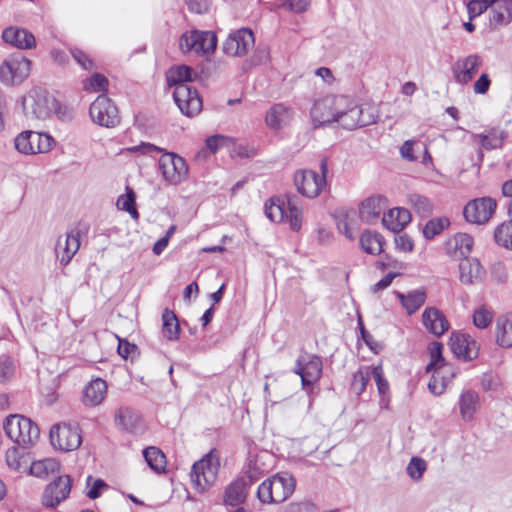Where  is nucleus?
<instances>
[{
	"instance_id": "nucleus-1",
	"label": "nucleus",
	"mask_w": 512,
	"mask_h": 512,
	"mask_svg": "<svg viewBox=\"0 0 512 512\" xmlns=\"http://www.w3.org/2000/svg\"><path fill=\"white\" fill-rule=\"evenodd\" d=\"M310 116L314 127L336 122L347 130L376 122L372 115L365 116L363 108L352 98L344 95H327L316 100Z\"/></svg>"
},
{
	"instance_id": "nucleus-2",
	"label": "nucleus",
	"mask_w": 512,
	"mask_h": 512,
	"mask_svg": "<svg viewBox=\"0 0 512 512\" xmlns=\"http://www.w3.org/2000/svg\"><path fill=\"white\" fill-rule=\"evenodd\" d=\"M196 72L189 66L179 65L169 69L167 82L169 86H175L173 98L180 111L192 117L202 109V100L196 89H192L187 82L194 80Z\"/></svg>"
},
{
	"instance_id": "nucleus-3",
	"label": "nucleus",
	"mask_w": 512,
	"mask_h": 512,
	"mask_svg": "<svg viewBox=\"0 0 512 512\" xmlns=\"http://www.w3.org/2000/svg\"><path fill=\"white\" fill-rule=\"evenodd\" d=\"M296 481L287 473H277L263 481L257 490V497L264 504L282 503L292 495Z\"/></svg>"
},
{
	"instance_id": "nucleus-4",
	"label": "nucleus",
	"mask_w": 512,
	"mask_h": 512,
	"mask_svg": "<svg viewBox=\"0 0 512 512\" xmlns=\"http://www.w3.org/2000/svg\"><path fill=\"white\" fill-rule=\"evenodd\" d=\"M6 435L22 448H28L36 443L40 430L38 426L21 415L8 416L3 424Z\"/></svg>"
},
{
	"instance_id": "nucleus-5",
	"label": "nucleus",
	"mask_w": 512,
	"mask_h": 512,
	"mask_svg": "<svg viewBox=\"0 0 512 512\" xmlns=\"http://www.w3.org/2000/svg\"><path fill=\"white\" fill-rule=\"evenodd\" d=\"M265 215L272 222L281 223L287 220L293 231H299L302 225V209L291 198L287 201L271 198L265 203Z\"/></svg>"
},
{
	"instance_id": "nucleus-6",
	"label": "nucleus",
	"mask_w": 512,
	"mask_h": 512,
	"mask_svg": "<svg viewBox=\"0 0 512 512\" xmlns=\"http://www.w3.org/2000/svg\"><path fill=\"white\" fill-rule=\"evenodd\" d=\"M219 470V457L215 450H211L202 459L195 462L191 470V481L195 487L203 492L217 479Z\"/></svg>"
},
{
	"instance_id": "nucleus-7",
	"label": "nucleus",
	"mask_w": 512,
	"mask_h": 512,
	"mask_svg": "<svg viewBox=\"0 0 512 512\" xmlns=\"http://www.w3.org/2000/svg\"><path fill=\"white\" fill-rule=\"evenodd\" d=\"M31 61L21 53L10 55L0 66V80L7 86L21 84L29 76Z\"/></svg>"
},
{
	"instance_id": "nucleus-8",
	"label": "nucleus",
	"mask_w": 512,
	"mask_h": 512,
	"mask_svg": "<svg viewBox=\"0 0 512 512\" xmlns=\"http://www.w3.org/2000/svg\"><path fill=\"white\" fill-rule=\"evenodd\" d=\"M217 47V36L211 31L191 30L182 34L179 48L183 53L209 54Z\"/></svg>"
},
{
	"instance_id": "nucleus-9",
	"label": "nucleus",
	"mask_w": 512,
	"mask_h": 512,
	"mask_svg": "<svg viewBox=\"0 0 512 512\" xmlns=\"http://www.w3.org/2000/svg\"><path fill=\"white\" fill-rule=\"evenodd\" d=\"M50 442L54 448L63 452L78 449L82 443L78 424L60 423L54 425L50 430Z\"/></svg>"
},
{
	"instance_id": "nucleus-10",
	"label": "nucleus",
	"mask_w": 512,
	"mask_h": 512,
	"mask_svg": "<svg viewBox=\"0 0 512 512\" xmlns=\"http://www.w3.org/2000/svg\"><path fill=\"white\" fill-rule=\"evenodd\" d=\"M89 114L94 123L106 128H113L120 123L118 108L105 94L99 95L91 103Z\"/></svg>"
},
{
	"instance_id": "nucleus-11",
	"label": "nucleus",
	"mask_w": 512,
	"mask_h": 512,
	"mask_svg": "<svg viewBox=\"0 0 512 512\" xmlns=\"http://www.w3.org/2000/svg\"><path fill=\"white\" fill-rule=\"evenodd\" d=\"M164 180L171 185H178L188 177V166L181 156L173 152H165L158 162Z\"/></svg>"
},
{
	"instance_id": "nucleus-12",
	"label": "nucleus",
	"mask_w": 512,
	"mask_h": 512,
	"mask_svg": "<svg viewBox=\"0 0 512 512\" xmlns=\"http://www.w3.org/2000/svg\"><path fill=\"white\" fill-rule=\"evenodd\" d=\"M54 140L46 133L23 131L16 136L14 146L16 150L25 155L46 153L52 148Z\"/></svg>"
},
{
	"instance_id": "nucleus-13",
	"label": "nucleus",
	"mask_w": 512,
	"mask_h": 512,
	"mask_svg": "<svg viewBox=\"0 0 512 512\" xmlns=\"http://www.w3.org/2000/svg\"><path fill=\"white\" fill-rule=\"evenodd\" d=\"M496 207V201L490 197L476 198L465 205L463 215L467 222L482 225L490 220Z\"/></svg>"
},
{
	"instance_id": "nucleus-14",
	"label": "nucleus",
	"mask_w": 512,
	"mask_h": 512,
	"mask_svg": "<svg viewBox=\"0 0 512 512\" xmlns=\"http://www.w3.org/2000/svg\"><path fill=\"white\" fill-rule=\"evenodd\" d=\"M294 184L300 194L315 198L326 186V180L313 170H299L295 172Z\"/></svg>"
},
{
	"instance_id": "nucleus-15",
	"label": "nucleus",
	"mask_w": 512,
	"mask_h": 512,
	"mask_svg": "<svg viewBox=\"0 0 512 512\" xmlns=\"http://www.w3.org/2000/svg\"><path fill=\"white\" fill-rule=\"evenodd\" d=\"M254 35L250 29L242 28L231 33L223 43V52L229 56H244L254 45Z\"/></svg>"
},
{
	"instance_id": "nucleus-16",
	"label": "nucleus",
	"mask_w": 512,
	"mask_h": 512,
	"mask_svg": "<svg viewBox=\"0 0 512 512\" xmlns=\"http://www.w3.org/2000/svg\"><path fill=\"white\" fill-rule=\"evenodd\" d=\"M71 487L72 479L69 475L57 477L46 486L42 496L43 504L46 507L55 508L69 496Z\"/></svg>"
},
{
	"instance_id": "nucleus-17",
	"label": "nucleus",
	"mask_w": 512,
	"mask_h": 512,
	"mask_svg": "<svg viewBox=\"0 0 512 512\" xmlns=\"http://www.w3.org/2000/svg\"><path fill=\"white\" fill-rule=\"evenodd\" d=\"M23 108L28 115L32 114L37 119H45L50 115L51 107L44 90H32L23 100Z\"/></svg>"
},
{
	"instance_id": "nucleus-18",
	"label": "nucleus",
	"mask_w": 512,
	"mask_h": 512,
	"mask_svg": "<svg viewBox=\"0 0 512 512\" xmlns=\"http://www.w3.org/2000/svg\"><path fill=\"white\" fill-rule=\"evenodd\" d=\"M295 373L301 377L302 385L311 386L317 382L322 375V361L317 355L309 356V360L299 358L296 361Z\"/></svg>"
},
{
	"instance_id": "nucleus-19",
	"label": "nucleus",
	"mask_w": 512,
	"mask_h": 512,
	"mask_svg": "<svg viewBox=\"0 0 512 512\" xmlns=\"http://www.w3.org/2000/svg\"><path fill=\"white\" fill-rule=\"evenodd\" d=\"M450 347L457 358L465 361L473 360L479 354L477 342L468 334L453 333L450 337Z\"/></svg>"
},
{
	"instance_id": "nucleus-20",
	"label": "nucleus",
	"mask_w": 512,
	"mask_h": 512,
	"mask_svg": "<svg viewBox=\"0 0 512 512\" xmlns=\"http://www.w3.org/2000/svg\"><path fill=\"white\" fill-rule=\"evenodd\" d=\"M482 62V58L476 54L458 60L453 68L456 81L461 84L470 82L478 72Z\"/></svg>"
},
{
	"instance_id": "nucleus-21",
	"label": "nucleus",
	"mask_w": 512,
	"mask_h": 512,
	"mask_svg": "<svg viewBox=\"0 0 512 512\" xmlns=\"http://www.w3.org/2000/svg\"><path fill=\"white\" fill-rule=\"evenodd\" d=\"M387 206L386 198L381 195L365 199L359 208L360 218L367 224L376 222Z\"/></svg>"
},
{
	"instance_id": "nucleus-22",
	"label": "nucleus",
	"mask_w": 512,
	"mask_h": 512,
	"mask_svg": "<svg viewBox=\"0 0 512 512\" xmlns=\"http://www.w3.org/2000/svg\"><path fill=\"white\" fill-rule=\"evenodd\" d=\"M485 270L476 258H464L459 263V278L463 284L471 285L481 281Z\"/></svg>"
},
{
	"instance_id": "nucleus-23",
	"label": "nucleus",
	"mask_w": 512,
	"mask_h": 512,
	"mask_svg": "<svg viewBox=\"0 0 512 512\" xmlns=\"http://www.w3.org/2000/svg\"><path fill=\"white\" fill-rule=\"evenodd\" d=\"M2 39L19 49H31L35 46L34 35L24 28L8 27L2 33Z\"/></svg>"
},
{
	"instance_id": "nucleus-24",
	"label": "nucleus",
	"mask_w": 512,
	"mask_h": 512,
	"mask_svg": "<svg viewBox=\"0 0 512 512\" xmlns=\"http://www.w3.org/2000/svg\"><path fill=\"white\" fill-rule=\"evenodd\" d=\"M490 26L495 29L512 21V0H491Z\"/></svg>"
},
{
	"instance_id": "nucleus-25",
	"label": "nucleus",
	"mask_w": 512,
	"mask_h": 512,
	"mask_svg": "<svg viewBox=\"0 0 512 512\" xmlns=\"http://www.w3.org/2000/svg\"><path fill=\"white\" fill-rule=\"evenodd\" d=\"M422 322L425 328L435 336H441L449 328V323L444 314L434 307H429L424 310Z\"/></svg>"
},
{
	"instance_id": "nucleus-26",
	"label": "nucleus",
	"mask_w": 512,
	"mask_h": 512,
	"mask_svg": "<svg viewBox=\"0 0 512 512\" xmlns=\"http://www.w3.org/2000/svg\"><path fill=\"white\" fill-rule=\"evenodd\" d=\"M473 238L466 233H458L446 242L447 254L455 259L467 258L473 247Z\"/></svg>"
},
{
	"instance_id": "nucleus-27",
	"label": "nucleus",
	"mask_w": 512,
	"mask_h": 512,
	"mask_svg": "<svg viewBox=\"0 0 512 512\" xmlns=\"http://www.w3.org/2000/svg\"><path fill=\"white\" fill-rule=\"evenodd\" d=\"M107 394V383L101 378L91 380L83 390L82 401L85 406L100 405Z\"/></svg>"
},
{
	"instance_id": "nucleus-28",
	"label": "nucleus",
	"mask_w": 512,
	"mask_h": 512,
	"mask_svg": "<svg viewBox=\"0 0 512 512\" xmlns=\"http://www.w3.org/2000/svg\"><path fill=\"white\" fill-rule=\"evenodd\" d=\"M411 221V213L404 208H393L383 213L382 224L387 229L398 233Z\"/></svg>"
},
{
	"instance_id": "nucleus-29",
	"label": "nucleus",
	"mask_w": 512,
	"mask_h": 512,
	"mask_svg": "<svg viewBox=\"0 0 512 512\" xmlns=\"http://www.w3.org/2000/svg\"><path fill=\"white\" fill-rule=\"evenodd\" d=\"M495 336L496 343L500 347H512V313H507L497 318Z\"/></svg>"
},
{
	"instance_id": "nucleus-30",
	"label": "nucleus",
	"mask_w": 512,
	"mask_h": 512,
	"mask_svg": "<svg viewBox=\"0 0 512 512\" xmlns=\"http://www.w3.org/2000/svg\"><path fill=\"white\" fill-rule=\"evenodd\" d=\"M248 483L245 478L233 481L225 491L224 502L226 505L237 506L243 503L247 496Z\"/></svg>"
},
{
	"instance_id": "nucleus-31",
	"label": "nucleus",
	"mask_w": 512,
	"mask_h": 512,
	"mask_svg": "<svg viewBox=\"0 0 512 512\" xmlns=\"http://www.w3.org/2000/svg\"><path fill=\"white\" fill-rule=\"evenodd\" d=\"M397 297L407 313L412 315L425 303L427 296L424 289H416L407 294L397 293Z\"/></svg>"
},
{
	"instance_id": "nucleus-32",
	"label": "nucleus",
	"mask_w": 512,
	"mask_h": 512,
	"mask_svg": "<svg viewBox=\"0 0 512 512\" xmlns=\"http://www.w3.org/2000/svg\"><path fill=\"white\" fill-rule=\"evenodd\" d=\"M460 414L464 420H471L479 407V395L473 390H466L460 395Z\"/></svg>"
},
{
	"instance_id": "nucleus-33",
	"label": "nucleus",
	"mask_w": 512,
	"mask_h": 512,
	"mask_svg": "<svg viewBox=\"0 0 512 512\" xmlns=\"http://www.w3.org/2000/svg\"><path fill=\"white\" fill-rule=\"evenodd\" d=\"M443 345L439 342H433L429 347L430 363L426 367L427 372L439 373V371L454 370L448 366L442 355Z\"/></svg>"
},
{
	"instance_id": "nucleus-34",
	"label": "nucleus",
	"mask_w": 512,
	"mask_h": 512,
	"mask_svg": "<svg viewBox=\"0 0 512 512\" xmlns=\"http://www.w3.org/2000/svg\"><path fill=\"white\" fill-rule=\"evenodd\" d=\"M383 243V237L377 232L367 230L360 237L361 247L368 254H380L383 251Z\"/></svg>"
},
{
	"instance_id": "nucleus-35",
	"label": "nucleus",
	"mask_w": 512,
	"mask_h": 512,
	"mask_svg": "<svg viewBox=\"0 0 512 512\" xmlns=\"http://www.w3.org/2000/svg\"><path fill=\"white\" fill-rule=\"evenodd\" d=\"M290 118V110L283 104H276L267 112L266 123L270 128L279 129Z\"/></svg>"
},
{
	"instance_id": "nucleus-36",
	"label": "nucleus",
	"mask_w": 512,
	"mask_h": 512,
	"mask_svg": "<svg viewBox=\"0 0 512 512\" xmlns=\"http://www.w3.org/2000/svg\"><path fill=\"white\" fill-rule=\"evenodd\" d=\"M162 331L163 335L170 341H175L179 338V322L176 314L169 310L165 309L162 314Z\"/></svg>"
},
{
	"instance_id": "nucleus-37",
	"label": "nucleus",
	"mask_w": 512,
	"mask_h": 512,
	"mask_svg": "<svg viewBox=\"0 0 512 512\" xmlns=\"http://www.w3.org/2000/svg\"><path fill=\"white\" fill-rule=\"evenodd\" d=\"M456 374V370L439 371V373L434 372L428 383L429 391L434 395H441L445 391L447 383L451 381Z\"/></svg>"
},
{
	"instance_id": "nucleus-38",
	"label": "nucleus",
	"mask_w": 512,
	"mask_h": 512,
	"mask_svg": "<svg viewBox=\"0 0 512 512\" xmlns=\"http://www.w3.org/2000/svg\"><path fill=\"white\" fill-rule=\"evenodd\" d=\"M143 456L148 466L159 473L165 470L166 457L163 452L157 447H148L143 450Z\"/></svg>"
},
{
	"instance_id": "nucleus-39",
	"label": "nucleus",
	"mask_w": 512,
	"mask_h": 512,
	"mask_svg": "<svg viewBox=\"0 0 512 512\" xmlns=\"http://www.w3.org/2000/svg\"><path fill=\"white\" fill-rule=\"evenodd\" d=\"M136 195L133 189L126 187V193L119 196L117 199V207L123 211L128 212L132 218L138 219L139 213L135 207Z\"/></svg>"
},
{
	"instance_id": "nucleus-40",
	"label": "nucleus",
	"mask_w": 512,
	"mask_h": 512,
	"mask_svg": "<svg viewBox=\"0 0 512 512\" xmlns=\"http://www.w3.org/2000/svg\"><path fill=\"white\" fill-rule=\"evenodd\" d=\"M494 239L497 244L512 250V220L504 222L496 227Z\"/></svg>"
},
{
	"instance_id": "nucleus-41",
	"label": "nucleus",
	"mask_w": 512,
	"mask_h": 512,
	"mask_svg": "<svg viewBox=\"0 0 512 512\" xmlns=\"http://www.w3.org/2000/svg\"><path fill=\"white\" fill-rule=\"evenodd\" d=\"M474 139L479 140L481 146L487 150L499 148L503 143L502 134L495 129L489 131L487 134H476L474 135Z\"/></svg>"
},
{
	"instance_id": "nucleus-42",
	"label": "nucleus",
	"mask_w": 512,
	"mask_h": 512,
	"mask_svg": "<svg viewBox=\"0 0 512 512\" xmlns=\"http://www.w3.org/2000/svg\"><path fill=\"white\" fill-rule=\"evenodd\" d=\"M449 220L445 217L433 218L429 220L424 228L423 235L426 239H433L449 226Z\"/></svg>"
},
{
	"instance_id": "nucleus-43",
	"label": "nucleus",
	"mask_w": 512,
	"mask_h": 512,
	"mask_svg": "<svg viewBox=\"0 0 512 512\" xmlns=\"http://www.w3.org/2000/svg\"><path fill=\"white\" fill-rule=\"evenodd\" d=\"M115 421L125 430H132L138 421V415L129 408H121L117 411Z\"/></svg>"
},
{
	"instance_id": "nucleus-44",
	"label": "nucleus",
	"mask_w": 512,
	"mask_h": 512,
	"mask_svg": "<svg viewBox=\"0 0 512 512\" xmlns=\"http://www.w3.org/2000/svg\"><path fill=\"white\" fill-rule=\"evenodd\" d=\"M370 375L371 372L369 367H366L365 369L361 368L354 373L351 382V389L355 394L361 395L365 391L370 380Z\"/></svg>"
},
{
	"instance_id": "nucleus-45",
	"label": "nucleus",
	"mask_w": 512,
	"mask_h": 512,
	"mask_svg": "<svg viewBox=\"0 0 512 512\" xmlns=\"http://www.w3.org/2000/svg\"><path fill=\"white\" fill-rule=\"evenodd\" d=\"M410 204L413 210L421 217H427L432 212L431 202L424 196L414 194L410 196Z\"/></svg>"
},
{
	"instance_id": "nucleus-46",
	"label": "nucleus",
	"mask_w": 512,
	"mask_h": 512,
	"mask_svg": "<svg viewBox=\"0 0 512 512\" xmlns=\"http://www.w3.org/2000/svg\"><path fill=\"white\" fill-rule=\"evenodd\" d=\"M108 79L100 74L94 73L85 83L84 90L88 92H105L108 88Z\"/></svg>"
},
{
	"instance_id": "nucleus-47",
	"label": "nucleus",
	"mask_w": 512,
	"mask_h": 512,
	"mask_svg": "<svg viewBox=\"0 0 512 512\" xmlns=\"http://www.w3.org/2000/svg\"><path fill=\"white\" fill-rule=\"evenodd\" d=\"M427 464L425 460L419 457H413L407 465V474L413 480H419L422 478L423 473L426 471Z\"/></svg>"
},
{
	"instance_id": "nucleus-48",
	"label": "nucleus",
	"mask_w": 512,
	"mask_h": 512,
	"mask_svg": "<svg viewBox=\"0 0 512 512\" xmlns=\"http://www.w3.org/2000/svg\"><path fill=\"white\" fill-rule=\"evenodd\" d=\"M55 253L60 263L64 266L69 264V262L72 260L73 253H70V248L68 247V243L66 242L64 236H60L58 238L55 247Z\"/></svg>"
},
{
	"instance_id": "nucleus-49",
	"label": "nucleus",
	"mask_w": 512,
	"mask_h": 512,
	"mask_svg": "<svg viewBox=\"0 0 512 512\" xmlns=\"http://www.w3.org/2000/svg\"><path fill=\"white\" fill-rule=\"evenodd\" d=\"M493 319L492 311L488 310L484 306L476 309L473 313V323L480 329L487 328Z\"/></svg>"
},
{
	"instance_id": "nucleus-50",
	"label": "nucleus",
	"mask_w": 512,
	"mask_h": 512,
	"mask_svg": "<svg viewBox=\"0 0 512 512\" xmlns=\"http://www.w3.org/2000/svg\"><path fill=\"white\" fill-rule=\"evenodd\" d=\"M371 374L376 382L377 389L380 395L385 396L389 392V383L384 377V372L381 364L374 366Z\"/></svg>"
},
{
	"instance_id": "nucleus-51",
	"label": "nucleus",
	"mask_w": 512,
	"mask_h": 512,
	"mask_svg": "<svg viewBox=\"0 0 512 512\" xmlns=\"http://www.w3.org/2000/svg\"><path fill=\"white\" fill-rule=\"evenodd\" d=\"M491 5V0H471L467 5L470 20L481 15Z\"/></svg>"
},
{
	"instance_id": "nucleus-52",
	"label": "nucleus",
	"mask_w": 512,
	"mask_h": 512,
	"mask_svg": "<svg viewBox=\"0 0 512 512\" xmlns=\"http://www.w3.org/2000/svg\"><path fill=\"white\" fill-rule=\"evenodd\" d=\"M5 460L7 466L14 470L19 471L21 468V455L16 447H11L6 451Z\"/></svg>"
},
{
	"instance_id": "nucleus-53",
	"label": "nucleus",
	"mask_w": 512,
	"mask_h": 512,
	"mask_svg": "<svg viewBox=\"0 0 512 512\" xmlns=\"http://www.w3.org/2000/svg\"><path fill=\"white\" fill-rule=\"evenodd\" d=\"M14 372L13 361L8 356L0 357V382L7 381Z\"/></svg>"
},
{
	"instance_id": "nucleus-54",
	"label": "nucleus",
	"mask_w": 512,
	"mask_h": 512,
	"mask_svg": "<svg viewBox=\"0 0 512 512\" xmlns=\"http://www.w3.org/2000/svg\"><path fill=\"white\" fill-rule=\"evenodd\" d=\"M231 139L223 135H213L206 140L207 148L212 152H217L221 147L229 145Z\"/></svg>"
},
{
	"instance_id": "nucleus-55",
	"label": "nucleus",
	"mask_w": 512,
	"mask_h": 512,
	"mask_svg": "<svg viewBox=\"0 0 512 512\" xmlns=\"http://www.w3.org/2000/svg\"><path fill=\"white\" fill-rule=\"evenodd\" d=\"M64 237L66 239V242L68 243V247L70 248V253H73L74 256L80 248L79 227L72 229Z\"/></svg>"
},
{
	"instance_id": "nucleus-56",
	"label": "nucleus",
	"mask_w": 512,
	"mask_h": 512,
	"mask_svg": "<svg viewBox=\"0 0 512 512\" xmlns=\"http://www.w3.org/2000/svg\"><path fill=\"white\" fill-rule=\"evenodd\" d=\"M187 6L191 12L204 14L210 8L209 0H186Z\"/></svg>"
},
{
	"instance_id": "nucleus-57",
	"label": "nucleus",
	"mask_w": 512,
	"mask_h": 512,
	"mask_svg": "<svg viewBox=\"0 0 512 512\" xmlns=\"http://www.w3.org/2000/svg\"><path fill=\"white\" fill-rule=\"evenodd\" d=\"M107 488L108 484L104 480L96 479L91 488L87 491L86 496L92 500L97 499L101 496L102 491Z\"/></svg>"
},
{
	"instance_id": "nucleus-58",
	"label": "nucleus",
	"mask_w": 512,
	"mask_h": 512,
	"mask_svg": "<svg viewBox=\"0 0 512 512\" xmlns=\"http://www.w3.org/2000/svg\"><path fill=\"white\" fill-rule=\"evenodd\" d=\"M71 54L75 61L81 65L85 70H90L93 66L92 60L81 50L73 49Z\"/></svg>"
},
{
	"instance_id": "nucleus-59",
	"label": "nucleus",
	"mask_w": 512,
	"mask_h": 512,
	"mask_svg": "<svg viewBox=\"0 0 512 512\" xmlns=\"http://www.w3.org/2000/svg\"><path fill=\"white\" fill-rule=\"evenodd\" d=\"M118 340H119V342H118L117 351L121 357L127 359L130 355L135 353V351L137 350V346L135 344H131L127 340L120 339V338H118Z\"/></svg>"
},
{
	"instance_id": "nucleus-60",
	"label": "nucleus",
	"mask_w": 512,
	"mask_h": 512,
	"mask_svg": "<svg viewBox=\"0 0 512 512\" xmlns=\"http://www.w3.org/2000/svg\"><path fill=\"white\" fill-rule=\"evenodd\" d=\"M309 3L310 0H287L283 3V7L288 8L292 12L302 13L307 9Z\"/></svg>"
},
{
	"instance_id": "nucleus-61",
	"label": "nucleus",
	"mask_w": 512,
	"mask_h": 512,
	"mask_svg": "<svg viewBox=\"0 0 512 512\" xmlns=\"http://www.w3.org/2000/svg\"><path fill=\"white\" fill-rule=\"evenodd\" d=\"M491 85L488 74H482L477 81L474 83V92L476 94H485Z\"/></svg>"
},
{
	"instance_id": "nucleus-62",
	"label": "nucleus",
	"mask_w": 512,
	"mask_h": 512,
	"mask_svg": "<svg viewBox=\"0 0 512 512\" xmlns=\"http://www.w3.org/2000/svg\"><path fill=\"white\" fill-rule=\"evenodd\" d=\"M395 244L398 249L404 252H410L413 250L414 247L412 239L406 234L396 236Z\"/></svg>"
},
{
	"instance_id": "nucleus-63",
	"label": "nucleus",
	"mask_w": 512,
	"mask_h": 512,
	"mask_svg": "<svg viewBox=\"0 0 512 512\" xmlns=\"http://www.w3.org/2000/svg\"><path fill=\"white\" fill-rule=\"evenodd\" d=\"M398 275H399V273H393V272L388 273L381 280H379L376 284L373 285L372 291L378 292V291L386 289L388 286H390V284L392 283L394 278H396Z\"/></svg>"
},
{
	"instance_id": "nucleus-64",
	"label": "nucleus",
	"mask_w": 512,
	"mask_h": 512,
	"mask_svg": "<svg viewBox=\"0 0 512 512\" xmlns=\"http://www.w3.org/2000/svg\"><path fill=\"white\" fill-rule=\"evenodd\" d=\"M130 152H139L141 154H151L153 152H161L162 149L151 144L142 142L140 145L128 149Z\"/></svg>"
}]
</instances>
